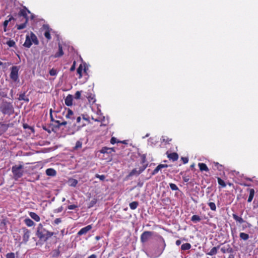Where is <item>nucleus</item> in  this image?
<instances>
[{
  "mask_svg": "<svg viewBox=\"0 0 258 258\" xmlns=\"http://www.w3.org/2000/svg\"><path fill=\"white\" fill-rule=\"evenodd\" d=\"M53 232H50L45 229L42 224H38L37 228L36 235L41 241H46L47 239L53 236Z\"/></svg>",
  "mask_w": 258,
  "mask_h": 258,
  "instance_id": "f257e3e1",
  "label": "nucleus"
},
{
  "mask_svg": "<svg viewBox=\"0 0 258 258\" xmlns=\"http://www.w3.org/2000/svg\"><path fill=\"white\" fill-rule=\"evenodd\" d=\"M0 111L4 114L8 115L13 114L14 108L12 102L3 100L0 106Z\"/></svg>",
  "mask_w": 258,
  "mask_h": 258,
  "instance_id": "f03ea898",
  "label": "nucleus"
},
{
  "mask_svg": "<svg viewBox=\"0 0 258 258\" xmlns=\"http://www.w3.org/2000/svg\"><path fill=\"white\" fill-rule=\"evenodd\" d=\"M23 166L22 165H15L12 167V172L13 174V178L15 180H18L21 178L24 173L23 170Z\"/></svg>",
  "mask_w": 258,
  "mask_h": 258,
  "instance_id": "7ed1b4c3",
  "label": "nucleus"
},
{
  "mask_svg": "<svg viewBox=\"0 0 258 258\" xmlns=\"http://www.w3.org/2000/svg\"><path fill=\"white\" fill-rule=\"evenodd\" d=\"M153 232L152 231H144L141 236V241L145 243L149 240L153 236Z\"/></svg>",
  "mask_w": 258,
  "mask_h": 258,
  "instance_id": "20e7f679",
  "label": "nucleus"
},
{
  "mask_svg": "<svg viewBox=\"0 0 258 258\" xmlns=\"http://www.w3.org/2000/svg\"><path fill=\"white\" fill-rule=\"evenodd\" d=\"M18 71L19 69L16 66H14L11 69L10 78L14 82H17L19 80Z\"/></svg>",
  "mask_w": 258,
  "mask_h": 258,
  "instance_id": "39448f33",
  "label": "nucleus"
},
{
  "mask_svg": "<svg viewBox=\"0 0 258 258\" xmlns=\"http://www.w3.org/2000/svg\"><path fill=\"white\" fill-rule=\"evenodd\" d=\"M27 13H30V12L25 7L20 11L18 15L20 17H23L22 21H25L26 19H27V21H28Z\"/></svg>",
  "mask_w": 258,
  "mask_h": 258,
  "instance_id": "423d86ee",
  "label": "nucleus"
},
{
  "mask_svg": "<svg viewBox=\"0 0 258 258\" xmlns=\"http://www.w3.org/2000/svg\"><path fill=\"white\" fill-rule=\"evenodd\" d=\"M22 230L23 232V242L26 243L30 238V231L26 228H23Z\"/></svg>",
  "mask_w": 258,
  "mask_h": 258,
  "instance_id": "0eeeda50",
  "label": "nucleus"
},
{
  "mask_svg": "<svg viewBox=\"0 0 258 258\" xmlns=\"http://www.w3.org/2000/svg\"><path fill=\"white\" fill-rule=\"evenodd\" d=\"M92 229V226L91 225H88L83 228H82L77 233L78 235H82L86 234L88 231Z\"/></svg>",
  "mask_w": 258,
  "mask_h": 258,
  "instance_id": "6e6552de",
  "label": "nucleus"
},
{
  "mask_svg": "<svg viewBox=\"0 0 258 258\" xmlns=\"http://www.w3.org/2000/svg\"><path fill=\"white\" fill-rule=\"evenodd\" d=\"M73 97L72 95H68L66 98L64 99V102L68 106H71L73 104Z\"/></svg>",
  "mask_w": 258,
  "mask_h": 258,
  "instance_id": "1a4fd4ad",
  "label": "nucleus"
},
{
  "mask_svg": "<svg viewBox=\"0 0 258 258\" xmlns=\"http://www.w3.org/2000/svg\"><path fill=\"white\" fill-rule=\"evenodd\" d=\"M168 167V165L167 164H159L153 170V172L152 173V174L155 175L157 174L159 172V171L161 169L164 168H167Z\"/></svg>",
  "mask_w": 258,
  "mask_h": 258,
  "instance_id": "9d476101",
  "label": "nucleus"
},
{
  "mask_svg": "<svg viewBox=\"0 0 258 258\" xmlns=\"http://www.w3.org/2000/svg\"><path fill=\"white\" fill-rule=\"evenodd\" d=\"M55 123H57V125H55V127L59 128L61 125H66L68 124H71L72 122L71 120L64 121L61 122L59 120H57L55 121Z\"/></svg>",
  "mask_w": 258,
  "mask_h": 258,
  "instance_id": "9b49d317",
  "label": "nucleus"
},
{
  "mask_svg": "<svg viewBox=\"0 0 258 258\" xmlns=\"http://www.w3.org/2000/svg\"><path fill=\"white\" fill-rule=\"evenodd\" d=\"M32 43L31 42V39L30 38L29 35H27L26 37L25 41L23 44V45L27 48H30L32 45Z\"/></svg>",
  "mask_w": 258,
  "mask_h": 258,
  "instance_id": "f8f14e48",
  "label": "nucleus"
},
{
  "mask_svg": "<svg viewBox=\"0 0 258 258\" xmlns=\"http://www.w3.org/2000/svg\"><path fill=\"white\" fill-rule=\"evenodd\" d=\"M167 157L169 159L172 160L173 161H175L178 159V155L177 153L175 152L168 154Z\"/></svg>",
  "mask_w": 258,
  "mask_h": 258,
  "instance_id": "ddd939ff",
  "label": "nucleus"
},
{
  "mask_svg": "<svg viewBox=\"0 0 258 258\" xmlns=\"http://www.w3.org/2000/svg\"><path fill=\"white\" fill-rule=\"evenodd\" d=\"M32 43H33L35 45H37L39 43V41L37 39L36 36L32 32L30 33L29 35Z\"/></svg>",
  "mask_w": 258,
  "mask_h": 258,
  "instance_id": "4468645a",
  "label": "nucleus"
},
{
  "mask_svg": "<svg viewBox=\"0 0 258 258\" xmlns=\"http://www.w3.org/2000/svg\"><path fill=\"white\" fill-rule=\"evenodd\" d=\"M161 240L163 242L162 248L160 250H159L158 252L156 254H155L153 256L154 257H157L159 256V255H160L161 254V253L163 252L164 249L165 248L166 244H165V241H164L163 238H162Z\"/></svg>",
  "mask_w": 258,
  "mask_h": 258,
  "instance_id": "2eb2a0df",
  "label": "nucleus"
},
{
  "mask_svg": "<svg viewBox=\"0 0 258 258\" xmlns=\"http://www.w3.org/2000/svg\"><path fill=\"white\" fill-rule=\"evenodd\" d=\"M66 117L68 119H70L71 120H73L75 119L74 116V113L72 110L68 109L67 114L66 115Z\"/></svg>",
  "mask_w": 258,
  "mask_h": 258,
  "instance_id": "dca6fc26",
  "label": "nucleus"
},
{
  "mask_svg": "<svg viewBox=\"0 0 258 258\" xmlns=\"http://www.w3.org/2000/svg\"><path fill=\"white\" fill-rule=\"evenodd\" d=\"M18 99L19 101L23 100L26 102H28L29 101L28 97L25 95V93L20 94L19 96Z\"/></svg>",
  "mask_w": 258,
  "mask_h": 258,
  "instance_id": "f3484780",
  "label": "nucleus"
},
{
  "mask_svg": "<svg viewBox=\"0 0 258 258\" xmlns=\"http://www.w3.org/2000/svg\"><path fill=\"white\" fill-rule=\"evenodd\" d=\"M221 250L223 253H232L233 252V249L229 245H228L227 248L225 247L221 248Z\"/></svg>",
  "mask_w": 258,
  "mask_h": 258,
  "instance_id": "a211bd4d",
  "label": "nucleus"
},
{
  "mask_svg": "<svg viewBox=\"0 0 258 258\" xmlns=\"http://www.w3.org/2000/svg\"><path fill=\"white\" fill-rule=\"evenodd\" d=\"M56 171L52 168H48L46 170V174L48 176H53L56 175Z\"/></svg>",
  "mask_w": 258,
  "mask_h": 258,
  "instance_id": "6ab92c4d",
  "label": "nucleus"
},
{
  "mask_svg": "<svg viewBox=\"0 0 258 258\" xmlns=\"http://www.w3.org/2000/svg\"><path fill=\"white\" fill-rule=\"evenodd\" d=\"M29 215L32 219H33V220L37 222H38L40 220L39 216L34 212H30L29 213Z\"/></svg>",
  "mask_w": 258,
  "mask_h": 258,
  "instance_id": "aec40b11",
  "label": "nucleus"
},
{
  "mask_svg": "<svg viewBox=\"0 0 258 258\" xmlns=\"http://www.w3.org/2000/svg\"><path fill=\"white\" fill-rule=\"evenodd\" d=\"M249 195L248 199L247 200V202L248 203H250L252 201V200L253 198L255 191H254V189H253V188H250L249 189Z\"/></svg>",
  "mask_w": 258,
  "mask_h": 258,
  "instance_id": "412c9836",
  "label": "nucleus"
},
{
  "mask_svg": "<svg viewBox=\"0 0 258 258\" xmlns=\"http://www.w3.org/2000/svg\"><path fill=\"white\" fill-rule=\"evenodd\" d=\"M59 247H58V249L53 250L50 254L52 257H56L58 256L60 254V251L59 250Z\"/></svg>",
  "mask_w": 258,
  "mask_h": 258,
  "instance_id": "4be33fe9",
  "label": "nucleus"
},
{
  "mask_svg": "<svg viewBox=\"0 0 258 258\" xmlns=\"http://www.w3.org/2000/svg\"><path fill=\"white\" fill-rule=\"evenodd\" d=\"M63 54V52L62 50V46L60 44H59L58 45V51L55 54L54 57H60V56H61Z\"/></svg>",
  "mask_w": 258,
  "mask_h": 258,
  "instance_id": "5701e85b",
  "label": "nucleus"
},
{
  "mask_svg": "<svg viewBox=\"0 0 258 258\" xmlns=\"http://www.w3.org/2000/svg\"><path fill=\"white\" fill-rule=\"evenodd\" d=\"M198 165H199V167L201 171H209V169H208L207 166L205 163H199Z\"/></svg>",
  "mask_w": 258,
  "mask_h": 258,
  "instance_id": "b1692460",
  "label": "nucleus"
},
{
  "mask_svg": "<svg viewBox=\"0 0 258 258\" xmlns=\"http://www.w3.org/2000/svg\"><path fill=\"white\" fill-rule=\"evenodd\" d=\"M232 217L235 221L239 222V223H242L245 222V221L241 217L238 216L235 214H233Z\"/></svg>",
  "mask_w": 258,
  "mask_h": 258,
  "instance_id": "393cba45",
  "label": "nucleus"
},
{
  "mask_svg": "<svg viewBox=\"0 0 258 258\" xmlns=\"http://www.w3.org/2000/svg\"><path fill=\"white\" fill-rule=\"evenodd\" d=\"M25 224L28 227H31L34 225V222L29 218H26L24 220Z\"/></svg>",
  "mask_w": 258,
  "mask_h": 258,
  "instance_id": "a878e982",
  "label": "nucleus"
},
{
  "mask_svg": "<svg viewBox=\"0 0 258 258\" xmlns=\"http://www.w3.org/2000/svg\"><path fill=\"white\" fill-rule=\"evenodd\" d=\"M218 248H219V246H218V247H214L207 254L208 255H213L216 254L217 253V250H218Z\"/></svg>",
  "mask_w": 258,
  "mask_h": 258,
  "instance_id": "bb28decb",
  "label": "nucleus"
},
{
  "mask_svg": "<svg viewBox=\"0 0 258 258\" xmlns=\"http://www.w3.org/2000/svg\"><path fill=\"white\" fill-rule=\"evenodd\" d=\"M191 220L195 223H196L197 222H200L201 220V218L199 216L194 215L191 217Z\"/></svg>",
  "mask_w": 258,
  "mask_h": 258,
  "instance_id": "cd10ccee",
  "label": "nucleus"
},
{
  "mask_svg": "<svg viewBox=\"0 0 258 258\" xmlns=\"http://www.w3.org/2000/svg\"><path fill=\"white\" fill-rule=\"evenodd\" d=\"M7 221L5 219H3L0 221V229L1 230H6L7 229Z\"/></svg>",
  "mask_w": 258,
  "mask_h": 258,
  "instance_id": "c85d7f7f",
  "label": "nucleus"
},
{
  "mask_svg": "<svg viewBox=\"0 0 258 258\" xmlns=\"http://www.w3.org/2000/svg\"><path fill=\"white\" fill-rule=\"evenodd\" d=\"M44 27L45 28H47V29H46V31H45V32H44V35L45 37H46L48 40H50V39L51 38V36H50V31H49V29H48V27H47V26H45V25H44Z\"/></svg>",
  "mask_w": 258,
  "mask_h": 258,
  "instance_id": "c756f323",
  "label": "nucleus"
},
{
  "mask_svg": "<svg viewBox=\"0 0 258 258\" xmlns=\"http://www.w3.org/2000/svg\"><path fill=\"white\" fill-rule=\"evenodd\" d=\"M24 23L23 24H21L20 25H17V27L18 30H21L23 29L26 27V24L27 23V19H26L25 21H23Z\"/></svg>",
  "mask_w": 258,
  "mask_h": 258,
  "instance_id": "7c9ffc66",
  "label": "nucleus"
},
{
  "mask_svg": "<svg viewBox=\"0 0 258 258\" xmlns=\"http://www.w3.org/2000/svg\"><path fill=\"white\" fill-rule=\"evenodd\" d=\"M190 247H191V245L188 243H184L181 246V248L183 250H188L190 248Z\"/></svg>",
  "mask_w": 258,
  "mask_h": 258,
  "instance_id": "2f4dec72",
  "label": "nucleus"
},
{
  "mask_svg": "<svg viewBox=\"0 0 258 258\" xmlns=\"http://www.w3.org/2000/svg\"><path fill=\"white\" fill-rule=\"evenodd\" d=\"M239 237L241 239H242L244 240H246L249 238L248 234L243 233V232H241L240 233Z\"/></svg>",
  "mask_w": 258,
  "mask_h": 258,
  "instance_id": "473e14b6",
  "label": "nucleus"
},
{
  "mask_svg": "<svg viewBox=\"0 0 258 258\" xmlns=\"http://www.w3.org/2000/svg\"><path fill=\"white\" fill-rule=\"evenodd\" d=\"M69 183L70 186L75 187L78 183V181L75 179H71L69 180Z\"/></svg>",
  "mask_w": 258,
  "mask_h": 258,
  "instance_id": "72a5a7b5",
  "label": "nucleus"
},
{
  "mask_svg": "<svg viewBox=\"0 0 258 258\" xmlns=\"http://www.w3.org/2000/svg\"><path fill=\"white\" fill-rule=\"evenodd\" d=\"M109 148L108 147H103L101 150H100V153H103V154H105V153H107V154H111V152Z\"/></svg>",
  "mask_w": 258,
  "mask_h": 258,
  "instance_id": "f704fd0d",
  "label": "nucleus"
},
{
  "mask_svg": "<svg viewBox=\"0 0 258 258\" xmlns=\"http://www.w3.org/2000/svg\"><path fill=\"white\" fill-rule=\"evenodd\" d=\"M138 205V202H133L130 204V207L131 209L135 210L137 208Z\"/></svg>",
  "mask_w": 258,
  "mask_h": 258,
  "instance_id": "c9c22d12",
  "label": "nucleus"
},
{
  "mask_svg": "<svg viewBox=\"0 0 258 258\" xmlns=\"http://www.w3.org/2000/svg\"><path fill=\"white\" fill-rule=\"evenodd\" d=\"M82 146V143L81 141H78L75 145V146L74 147V150H77L78 149L81 148Z\"/></svg>",
  "mask_w": 258,
  "mask_h": 258,
  "instance_id": "e433bc0d",
  "label": "nucleus"
},
{
  "mask_svg": "<svg viewBox=\"0 0 258 258\" xmlns=\"http://www.w3.org/2000/svg\"><path fill=\"white\" fill-rule=\"evenodd\" d=\"M208 205L210 207L211 210L214 211H215L216 210V206L214 203L210 202L208 203Z\"/></svg>",
  "mask_w": 258,
  "mask_h": 258,
  "instance_id": "4c0bfd02",
  "label": "nucleus"
},
{
  "mask_svg": "<svg viewBox=\"0 0 258 258\" xmlns=\"http://www.w3.org/2000/svg\"><path fill=\"white\" fill-rule=\"evenodd\" d=\"M140 173H138V169H134L129 174V176L139 175Z\"/></svg>",
  "mask_w": 258,
  "mask_h": 258,
  "instance_id": "58836bf2",
  "label": "nucleus"
},
{
  "mask_svg": "<svg viewBox=\"0 0 258 258\" xmlns=\"http://www.w3.org/2000/svg\"><path fill=\"white\" fill-rule=\"evenodd\" d=\"M217 179H218V182L219 185H221L223 187H225L226 186V184L225 183V182L224 181V180H223L219 177H218Z\"/></svg>",
  "mask_w": 258,
  "mask_h": 258,
  "instance_id": "ea45409f",
  "label": "nucleus"
},
{
  "mask_svg": "<svg viewBox=\"0 0 258 258\" xmlns=\"http://www.w3.org/2000/svg\"><path fill=\"white\" fill-rule=\"evenodd\" d=\"M172 139L168 138L167 137L163 136L162 137V141L166 143H169L171 141Z\"/></svg>",
  "mask_w": 258,
  "mask_h": 258,
  "instance_id": "a19ab883",
  "label": "nucleus"
},
{
  "mask_svg": "<svg viewBox=\"0 0 258 258\" xmlns=\"http://www.w3.org/2000/svg\"><path fill=\"white\" fill-rule=\"evenodd\" d=\"M169 186L172 190H178L179 189L178 187L174 183H171L169 184Z\"/></svg>",
  "mask_w": 258,
  "mask_h": 258,
  "instance_id": "79ce46f5",
  "label": "nucleus"
},
{
  "mask_svg": "<svg viewBox=\"0 0 258 258\" xmlns=\"http://www.w3.org/2000/svg\"><path fill=\"white\" fill-rule=\"evenodd\" d=\"M6 43L9 47H14L16 45L15 42L13 40L7 41Z\"/></svg>",
  "mask_w": 258,
  "mask_h": 258,
  "instance_id": "37998d69",
  "label": "nucleus"
},
{
  "mask_svg": "<svg viewBox=\"0 0 258 258\" xmlns=\"http://www.w3.org/2000/svg\"><path fill=\"white\" fill-rule=\"evenodd\" d=\"M82 70H83V67H82V66L81 64L79 68L77 69V73L79 74L80 76H79V78H81L82 75Z\"/></svg>",
  "mask_w": 258,
  "mask_h": 258,
  "instance_id": "c03bdc74",
  "label": "nucleus"
},
{
  "mask_svg": "<svg viewBox=\"0 0 258 258\" xmlns=\"http://www.w3.org/2000/svg\"><path fill=\"white\" fill-rule=\"evenodd\" d=\"M96 202H97V200L96 199H94L92 200H91L90 201V202L89 203V204L88 207L89 208L92 207L95 204H96Z\"/></svg>",
  "mask_w": 258,
  "mask_h": 258,
  "instance_id": "a18cd8bd",
  "label": "nucleus"
},
{
  "mask_svg": "<svg viewBox=\"0 0 258 258\" xmlns=\"http://www.w3.org/2000/svg\"><path fill=\"white\" fill-rule=\"evenodd\" d=\"M6 258H15V254L14 252H9L6 255Z\"/></svg>",
  "mask_w": 258,
  "mask_h": 258,
  "instance_id": "49530a36",
  "label": "nucleus"
},
{
  "mask_svg": "<svg viewBox=\"0 0 258 258\" xmlns=\"http://www.w3.org/2000/svg\"><path fill=\"white\" fill-rule=\"evenodd\" d=\"M95 177L102 181H103L105 178V176L104 175H99L98 174L95 175Z\"/></svg>",
  "mask_w": 258,
  "mask_h": 258,
  "instance_id": "de8ad7c7",
  "label": "nucleus"
},
{
  "mask_svg": "<svg viewBox=\"0 0 258 258\" xmlns=\"http://www.w3.org/2000/svg\"><path fill=\"white\" fill-rule=\"evenodd\" d=\"M13 19V17H11L9 18V20H6L4 21V27H5V28H7L8 25V23L10 21H11V20Z\"/></svg>",
  "mask_w": 258,
  "mask_h": 258,
  "instance_id": "09e8293b",
  "label": "nucleus"
},
{
  "mask_svg": "<svg viewBox=\"0 0 258 258\" xmlns=\"http://www.w3.org/2000/svg\"><path fill=\"white\" fill-rule=\"evenodd\" d=\"M49 74L52 76H55L56 75V71L55 69H52L49 71Z\"/></svg>",
  "mask_w": 258,
  "mask_h": 258,
  "instance_id": "8fccbe9b",
  "label": "nucleus"
},
{
  "mask_svg": "<svg viewBox=\"0 0 258 258\" xmlns=\"http://www.w3.org/2000/svg\"><path fill=\"white\" fill-rule=\"evenodd\" d=\"M81 97V92L77 91L75 94V98L76 99H79Z\"/></svg>",
  "mask_w": 258,
  "mask_h": 258,
  "instance_id": "3c124183",
  "label": "nucleus"
},
{
  "mask_svg": "<svg viewBox=\"0 0 258 258\" xmlns=\"http://www.w3.org/2000/svg\"><path fill=\"white\" fill-rule=\"evenodd\" d=\"M2 126L4 131L5 132H6L8 130V127H9V124H2Z\"/></svg>",
  "mask_w": 258,
  "mask_h": 258,
  "instance_id": "603ef678",
  "label": "nucleus"
},
{
  "mask_svg": "<svg viewBox=\"0 0 258 258\" xmlns=\"http://www.w3.org/2000/svg\"><path fill=\"white\" fill-rule=\"evenodd\" d=\"M146 168V166L143 165L142 167H140L138 169V173H141Z\"/></svg>",
  "mask_w": 258,
  "mask_h": 258,
  "instance_id": "864d4df0",
  "label": "nucleus"
},
{
  "mask_svg": "<svg viewBox=\"0 0 258 258\" xmlns=\"http://www.w3.org/2000/svg\"><path fill=\"white\" fill-rule=\"evenodd\" d=\"M215 166L219 170H221V168L222 167V165H220L218 163H214Z\"/></svg>",
  "mask_w": 258,
  "mask_h": 258,
  "instance_id": "5fc2aeb1",
  "label": "nucleus"
},
{
  "mask_svg": "<svg viewBox=\"0 0 258 258\" xmlns=\"http://www.w3.org/2000/svg\"><path fill=\"white\" fill-rule=\"evenodd\" d=\"M117 142V140L115 137H112L110 140V143L112 144H114Z\"/></svg>",
  "mask_w": 258,
  "mask_h": 258,
  "instance_id": "6e6d98bb",
  "label": "nucleus"
},
{
  "mask_svg": "<svg viewBox=\"0 0 258 258\" xmlns=\"http://www.w3.org/2000/svg\"><path fill=\"white\" fill-rule=\"evenodd\" d=\"M76 208H77V206L75 205H70L68 206V209L69 210H74V209H76Z\"/></svg>",
  "mask_w": 258,
  "mask_h": 258,
  "instance_id": "4d7b16f0",
  "label": "nucleus"
},
{
  "mask_svg": "<svg viewBox=\"0 0 258 258\" xmlns=\"http://www.w3.org/2000/svg\"><path fill=\"white\" fill-rule=\"evenodd\" d=\"M61 222V220L60 218H56L54 220V223L55 224H58L59 223H60V222Z\"/></svg>",
  "mask_w": 258,
  "mask_h": 258,
  "instance_id": "13d9d810",
  "label": "nucleus"
},
{
  "mask_svg": "<svg viewBox=\"0 0 258 258\" xmlns=\"http://www.w3.org/2000/svg\"><path fill=\"white\" fill-rule=\"evenodd\" d=\"M181 160L184 164L187 163L188 161V159L187 157H181Z\"/></svg>",
  "mask_w": 258,
  "mask_h": 258,
  "instance_id": "bf43d9fd",
  "label": "nucleus"
},
{
  "mask_svg": "<svg viewBox=\"0 0 258 258\" xmlns=\"http://www.w3.org/2000/svg\"><path fill=\"white\" fill-rule=\"evenodd\" d=\"M183 180L184 182H187L189 180V178L188 176H183Z\"/></svg>",
  "mask_w": 258,
  "mask_h": 258,
  "instance_id": "052dcab7",
  "label": "nucleus"
},
{
  "mask_svg": "<svg viewBox=\"0 0 258 258\" xmlns=\"http://www.w3.org/2000/svg\"><path fill=\"white\" fill-rule=\"evenodd\" d=\"M50 119H51V121H52V122H55V121H56V120H55L53 116H52V109H51L50 110Z\"/></svg>",
  "mask_w": 258,
  "mask_h": 258,
  "instance_id": "680f3d73",
  "label": "nucleus"
},
{
  "mask_svg": "<svg viewBox=\"0 0 258 258\" xmlns=\"http://www.w3.org/2000/svg\"><path fill=\"white\" fill-rule=\"evenodd\" d=\"M75 69V62H74V64L72 66L70 69L71 71H74Z\"/></svg>",
  "mask_w": 258,
  "mask_h": 258,
  "instance_id": "e2e57ef3",
  "label": "nucleus"
},
{
  "mask_svg": "<svg viewBox=\"0 0 258 258\" xmlns=\"http://www.w3.org/2000/svg\"><path fill=\"white\" fill-rule=\"evenodd\" d=\"M82 118L80 116H78L76 119V122L78 123H79L81 122Z\"/></svg>",
  "mask_w": 258,
  "mask_h": 258,
  "instance_id": "0e129e2a",
  "label": "nucleus"
},
{
  "mask_svg": "<svg viewBox=\"0 0 258 258\" xmlns=\"http://www.w3.org/2000/svg\"><path fill=\"white\" fill-rule=\"evenodd\" d=\"M88 258H97V256L96 254H93L88 256Z\"/></svg>",
  "mask_w": 258,
  "mask_h": 258,
  "instance_id": "69168bd1",
  "label": "nucleus"
},
{
  "mask_svg": "<svg viewBox=\"0 0 258 258\" xmlns=\"http://www.w3.org/2000/svg\"><path fill=\"white\" fill-rule=\"evenodd\" d=\"M23 127H24V128H30V129H32V128H31V127H29V126H28V125H27V124H24L23 125Z\"/></svg>",
  "mask_w": 258,
  "mask_h": 258,
  "instance_id": "338daca9",
  "label": "nucleus"
},
{
  "mask_svg": "<svg viewBox=\"0 0 258 258\" xmlns=\"http://www.w3.org/2000/svg\"><path fill=\"white\" fill-rule=\"evenodd\" d=\"M180 244H181V241H180V240H176V244L177 245H180Z\"/></svg>",
  "mask_w": 258,
  "mask_h": 258,
  "instance_id": "774afa93",
  "label": "nucleus"
}]
</instances>
